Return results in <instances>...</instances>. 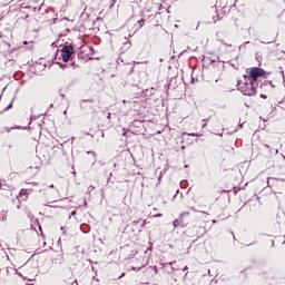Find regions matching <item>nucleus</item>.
<instances>
[{
  "label": "nucleus",
  "instance_id": "obj_1",
  "mask_svg": "<svg viewBox=\"0 0 285 285\" xmlns=\"http://www.w3.org/2000/svg\"><path fill=\"white\" fill-rule=\"evenodd\" d=\"M257 86H259V83L253 82V80H250V77L245 75L244 81L239 80L237 88H238V90H240V92H243V95L253 97V96L257 95Z\"/></svg>",
  "mask_w": 285,
  "mask_h": 285
},
{
  "label": "nucleus",
  "instance_id": "obj_2",
  "mask_svg": "<svg viewBox=\"0 0 285 285\" xmlns=\"http://www.w3.org/2000/svg\"><path fill=\"white\" fill-rule=\"evenodd\" d=\"M264 75H266V71H264V69L259 67H253L249 69V76L247 77H249L250 81L257 83V79H259V77H264Z\"/></svg>",
  "mask_w": 285,
  "mask_h": 285
},
{
  "label": "nucleus",
  "instance_id": "obj_3",
  "mask_svg": "<svg viewBox=\"0 0 285 285\" xmlns=\"http://www.w3.org/2000/svg\"><path fill=\"white\" fill-rule=\"evenodd\" d=\"M72 46H65L61 50V58L62 61H65V63H67V61H70V57H72Z\"/></svg>",
  "mask_w": 285,
  "mask_h": 285
},
{
  "label": "nucleus",
  "instance_id": "obj_4",
  "mask_svg": "<svg viewBox=\"0 0 285 285\" xmlns=\"http://www.w3.org/2000/svg\"><path fill=\"white\" fill-rule=\"evenodd\" d=\"M8 219V210L0 212V222H6Z\"/></svg>",
  "mask_w": 285,
  "mask_h": 285
},
{
  "label": "nucleus",
  "instance_id": "obj_5",
  "mask_svg": "<svg viewBox=\"0 0 285 285\" xmlns=\"http://www.w3.org/2000/svg\"><path fill=\"white\" fill-rule=\"evenodd\" d=\"M138 28H144V19L138 20Z\"/></svg>",
  "mask_w": 285,
  "mask_h": 285
},
{
  "label": "nucleus",
  "instance_id": "obj_6",
  "mask_svg": "<svg viewBox=\"0 0 285 285\" xmlns=\"http://www.w3.org/2000/svg\"><path fill=\"white\" fill-rule=\"evenodd\" d=\"M173 224H174V228H177V226H179V219H175Z\"/></svg>",
  "mask_w": 285,
  "mask_h": 285
},
{
  "label": "nucleus",
  "instance_id": "obj_7",
  "mask_svg": "<svg viewBox=\"0 0 285 285\" xmlns=\"http://www.w3.org/2000/svg\"><path fill=\"white\" fill-rule=\"evenodd\" d=\"M203 122V128H206V126H208V119H204Z\"/></svg>",
  "mask_w": 285,
  "mask_h": 285
},
{
  "label": "nucleus",
  "instance_id": "obj_8",
  "mask_svg": "<svg viewBox=\"0 0 285 285\" xmlns=\"http://www.w3.org/2000/svg\"><path fill=\"white\" fill-rule=\"evenodd\" d=\"M188 215H190L188 212H184V213L180 214V217H186Z\"/></svg>",
  "mask_w": 285,
  "mask_h": 285
},
{
  "label": "nucleus",
  "instance_id": "obj_9",
  "mask_svg": "<svg viewBox=\"0 0 285 285\" xmlns=\"http://www.w3.org/2000/svg\"><path fill=\"white\" fill-rule=\"evenodd\" d=\"M191 137H202V134H189Z\"/></svg>",
  "mask_w": 285,
  "mask_h": 285
},
{
  "label": "nucleus",
  "instance_id": "obj_10",
  "mask_svg": "<svg viewBox=\"0 0 285 285\" xmlns=\"http://www.w3.org/2000/svg\"><path fill=\"white\" fill-rule=\"evenodd\" d=\"M10 108H12V101L9 104V106H8V107H6V109H4V110H10Z\"/></svg>",
  "mask_w": 285,
  "mask_h": 285
},
{
  "label": "nucleus",
  "instance_id": "obj_11",
  "mask_svg": "<svg viewBox=\"0 0 285 285\" xmlns=\"http://www.w3.org/2000/svg\"><path fill=\"white\" fill-rule=\"evenodd\" d=\"M154 273L157 275V273H159V271L157 269V266L154 267Z\"/></svg>",
  "mask_w": 285,
  "mask_h": 285
},
{
  "label": "nucleus",
  "instance_id": "obj_12",
  "mask_svg": "<svg viewBox=\"0 0 285 285\" xmlns=\"http://www.w3.org/2000/svg\"><path fill=\"white\" fill-rule=\"evenodd\" d=\"M130 3H137L139 0H129Z\"/></svg>",
  "mask_w": 285,
  "mask_h": 285
},
{
  "label": "nucleus",
  "instance_id": "obj_13",
  "mask_svg": "<svg viewBox=\"0 0 285 285\" xmlns=\"http://www.w3.org/2000/svg\"><path fill=\"white\" fill-rule=\"evenodd\" d=\"M155 217H161V214H157V215H155Z\"/></svg>",
  "mask_w": 285,
  "mask_h": 285
},
{
  "label": "nucleus",
  "instance_id": "obj_14",
  "mask_svg": "<svg viewBox=\"0 0 285 285\" xmlns=\"http://www.w3.org/2000/svg\"><path fill=\"white\" fill-rule=\"evenodd\" d=\"M23 45H24V46H28V41H23Z\"/></svg>",
  "mask_w": 285,
  "mask_h": 285
},
{
  "label": "nucleus",
  "instance_id": "obj_15",
  "mask_svg": "<svg viewBox=\"0 0 285 285\" xmlns=\"http://www.w3.org/2000/svg\"><path fill=\"white\" fill-rule=\"evenodd\" d=\"M183 271H188V266L184 267V269H183Z\"/></svg>",
  "mask_w": 285,
  "mask_h": 285
},
{
  "label": "nucleus",
  "instance_id": "obj_16",
  "mask_svg": "<svg viewBox=\"0 0 285 285\" xmlns=\"http://www.w3.org/2000/svg\"><path fill=\"white\" fill-rule=\"evenodd\" d=\"M158 181H161V176L158 177Z\"/></svg>",
  "mask_w": 285,
  "mask_h": 285
},
{
  "label": "nucleus",
  "instance_id": "obj_17",
  "mask_svg": "<svg viewBox=\"0 0 285 285\" xmlns=\"http://www.w3.org/2000/svg\"><path fill=\"white\" fill-rule=\"evenodd\" d=\"M67 112H68V111H67V110H65V111H63V115H67Z\"/></svg>",
  "mask_w": 285,
  "mask_h": 285
},
{
  "label": "nucleus",
  "instance_id": "obj_18",
  "mask_svg": "<svg viewBox=\"0 0 285 285\" xmlns=\"http://www.w3.org/2000/svg\"><path fill=\"white\" fill-rule=\"evenodd\" d=\"M49 187L55 188V185H50Z\"/></svg>",
  "mask_w": 285,
  "mask_h": 285
},
{
  "label": "nucleus",
  "instance_id": "obj_19",
  "mask_svg": "<svg viewBox=\"0 0 285 285\" xmlns=\"http://www.w3.org/2000/svg\"><path fill=\"white\" fill-rule=\"evenodd\" d=\"M107 119H110V114L108 115Z\"/></svg>",
  "mask_w": 285,
  "mask_h": 285
},
{
  "label": "nucleus",
  "instance_id": "obj_20",
  "mask_svg": "<svg viewBox=\"0 0 285 285\" xmlns=\"http://www.w3.org/2000/svg\"><path fill=\"white\" fill-rule=\"evenodd\" d=\"M76 214V212H72V215H75Z\"/></svg>",
  "mask_w": 285,
  "mask_h": 285
}]
</instances>
